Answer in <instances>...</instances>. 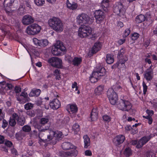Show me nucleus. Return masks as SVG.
Wrapping results in <instances>:
<instances>
[{
  "instance_id": "nucleus-1",
  "label": "nucleus",
  "mask_w": 157,
  "mask_h": 157,
  "mask_svg": "<svg viewBox=\"0 0 157 157\" xmlns=\"http://www.w3.org/2000/svg\"><path fill=\"white\" fill-rule=\"evenodd\" d=\"M48 24L50 27L58 32H61L63 30V24L61 21L57 17H53L49 19Z\"/></svg>"
},
{
  "instance_id": "nucleus-2",
  "label": "nucleus",
  "mask_w": 157,
  "mask_h": 157,
  "mask_svg": "<svg viewBox=\"0 0 157 157\" xmlns=\"http://www.w3.org/2000/svg\"><path fill=\"white\" fill-rule=\"evenodd\" d=\"M66 51V48L60 41H57L52 49V54L57 56L60 55L62 52H65Z\"/></svg>"
},
{
  "instance_id": "nucleus-3",
  "label": "nucleus",
  "mask_w": 157,
  "mask_h": 157,
  "mask_svg": "<svg viewBox=\"0 0 157 157\" xmlns=\"http://www.w3.org/2000/svg\"><path fill=\"white\" fill-rule=\"evenodd\" d=\"M92 29L88 26L81 25L78 31V36L81 38L86 37L92 34Z\"/></svg>"
},
{
  "instance_id": "nucleus-4",
  "label": "nucleus",
  "mask_w": 157,
  "mask_h": 157,
  "mask_svg": "<svg viewBox=\"0 0 157 157\" xmlns=\"http://www.w3.org/2000/svg\"><path fill=\"white\" fill-rule=\"evenodd\" d=\"M77 21L79 25L83 24H90L93 22V19L87 14L82 13L79 14L77 17Z\"/></svg>"
},
{
  "instance_id": "nucleus-5",
  "label": "nucleus",
  "mask_w": 157,
  "mask_h": 157,
  "mask_svg": "<svg viewBox=\"0 0 157 157\" xmlns=\"http://www.w3.org/2000/svg\"><path fill=\"white\" fill-rule=\"evenodd\" d=\"M117 107L123 111H128L131 109L132 106L128 101L121 99L119 101Z\"/></svg>"
},
{
  "instance_id": "nucleus-6",
  "label": "nucleus",
  "mask_w": 157,
  "mask_h": 157,
  "mask_svg": "<svg viewBox=\"0 0 157 157\" xmlns=\"http://www.w3.org/2000/svg\"><path fill=\"white\" fill-rule=\"evenodd\" d=\"M40 27L36 24H33L27 27L26 32L29 35H35L40 31Z\"/></svg>"
},
{
  "instance_id": "nucleus-7",
  "label": "nucleus",
  "mask_w": 157,
  "mask_h": 157,
  "mask_svg": "<svg viewBox=\"0 0 157 157\" xmlns=\"http://www.w3.org/2000/svg\"><path fill=\"white\" fill-rule=\"evenodd\" d=\"M107 96L112 105H115L116 104L118 99V97L117 94L113 88H110L108 89L107 92Z\"/></svg>"
},
{
  "instance_id": "nucleus-8",
  "label": "nucleus",
  "mask_w": 157,
  "mask_h": 157,
  "mask_svg": "<svg viewBox=\"0 0 157 157\" xmlns=\"http://www.w3.org/2000/svg\"><path fill=\"white\" fill-rule=\"evenodd\" d=\"M124 53V50L123 48H121L119 51L117 57L119 60L117 62L116 64L114 65L115 67H118L120 64L121 65L124 64L125 62L128 60V59L126 56L125 58L124 56L123 58V55Z\"/></svg>"
},
{
  "instance_id": "nucleus-9",
  "label": "nucleus",
  "mask_w": 157,
  "mask_h": 157,
  "mask_svg": "<svg viewBox=\"0 0 157 157\" xmlns=\"http://www.w3.org/2000/svg\"><path fill=\"white\" fill-rule=\"evenodd\" d=\"M113 12L121 16L124 13L125 10L122 4L118 2L114 6Z\"/></svg>"
},
{
  "instance_id": "nucleus-10",
  "label": "nucleus",
  "mask_w": 157,
  "mask_h": 157,
  "mask_svg": "<svg viewBox=\"0 0 157 157\" xmlns=\"http://www.w3.org/2000/svg\"><path fill=\"white\" fill-rule=\"evenodd\" d=\"M48 62L52 66L58 68H60L62 66V61L58 57H53L48 60Z\"/></svg>"
},
{
  "instance_id": "nucleus-11",
  "label": "nucleus",
  "mask_w": 157,
  "mask_h": 157,
  "mask_svg": "<svg viewBox=\"0 0 157 157\" xmlns=\"http://www.w3.org/2000/svg\"><path fill=\"white\" fill-rule=\"evenodd\" d=\"M45 132L47 134H49L50 136H48V137H50V139L52 140L54 137L58 139L62 138L63 137V135L62 132L56 131L54 132L51 130H48L45 131Z\"/></svg>"
},
{
  "instance_id": "nucleus-12",
  "label": "nucleus",
  "mask_w": 157,
  "mask_h": 157,
  "mask_svg": "<svg viewBox=\"0 0 157 157\" xmlns=\"http://www.w3.org/2000/svg\"><path fill=\"white\" fill-rule=\"evenodd\" d=\"M95 14L96 22L98 24L101 23L105 17L104 13L101 10H98L96 11Z\"/></svg>"
},
{
  "instance_id": "nucleus-13",
  "label": "nucleus",
  "mask_w": 157,
  "mask_h": 157,
  "mask_svg": "<svg viewBox=\"0 0 157 157\" xmlns=\"http://www.w3.org/2000/svg\"><path fill=\"white\" fill-rule=\"evenodd\" d=\"M48 130H50L49 129H41L39 130V137L41 140L47 141H49L51 140V139H50V137H48V135L50 136L49 134H47L45 132V131Z\"/></svg>"
},
{
  "instance_id": "nucleus-14",
  "label": "nucleus",
  "mask_w": 157,
  "mask_h": 157,
  "mask_svg": "<svg viewBox=\"0 0 157 157\" xmlns=\"http://www.w3.org/2000/svg\"><path fill=\"white\" fill-rule=\"evenodd\" d=\"M33 41L35 44L37 46H45L48 44V43L47 40H39L36 38H34L33 39Z\"/></svg>"
},
{
  "instance_id": "nucleus-15",
  "label": "nucleus",
  "mask_w": 157,
  "mask_h": 157,
  "mask_svg": "<svg viewBox=\"0 0 157 157\" xmlns=\"http://www.w3.org/2000/svg\"><path fill=\"white\" fill-rule=\"evenodd\" d=\"M13 117L16 119L17 124L21 126H22L24 124L25 122V119L24 117H19L18 115L15 113L13 114Z\"/></svg>"
},
{
  "instance_id": "nucleus-16",
  "label": "nucleus",
  "mask_w": 157,
  "mask_h": 157,
  "mask_svg": "<svg viewBox=\"0 0 157 157\" xmlns=\"http://www.w3.org/2000/svg\"><path fill=\"white\" fill-rule=\"evenodd\" d=\"M34 21V19L30 15H25L24 16L22 20L23 24L25 25H28L33 23Z\"/></svg>"
},
{
  "instance_id": "nucleus-17",
  "label": "nucleus",
  "mask_w": 157,
  "mask_h": 157,
  "mask_svg": "<svg viewBox=\"0 0 157 157\" xmlns=\"http://www.w3.org/2000/svg\"><path fill=\"white\" fill-rule=\"evenodd\" d=\"M60 155L63 157H66L68 156H76L78 154L77 151L75 149L72 150L71 151H62L60 153Z\"/></svg>"
},
{
  "instance_id": "nucleus-18",
  "label": "nucleus",
  "mask_w": 157,
  "mask_h": 157,
  "mask_svg": "<svg viewBox=\"0 0 157 157\" xmlns=\"http://www.w3.org/2000/svg\"><path fill=\"white\" fill-rule=\"evenodd\" d=\"M125 138L123 135H119L113 139V142L115 145L118 146L123 143L125 140Z\"/></svg>"
},
{
  "instance_id": "nucleus-19",
  "label": "nucleus",
  "mask_w": 157,
  "mask_h": 157,
  "mask_svg": "<svg viewBox=\"0 0 157 157\" xmlns=\"http://www.w3.org/2000/svg\"><path fill=\"white\" fill-rule=\"evenodd\" d=\"M50 107L53 109H57L61 105V104L59 101L57 99H54L50 103Z\"/></svg>"
},
{
  "instance_id": "nucleus-20",
  "label": "nucleus",
  "mask_w": 157,
  "mask_h": 157,
  "mask_svg": "<svg viewBox=\"0 0 157 157\" xmlns=\"http://www.w3.org/2000/svg\"><path fill=\"white\" fill-rule=\"evenodd\" d=\"M144 77L147 81H150L153 77L152 69H147L145 71Z\"/></svg>"
},
{
  "instance_id": "nucleus-21",
  "label": "nucleus",
  "mask_w": 157,
  "mask_h": 157,
  "mask_svg": "<svg viewBox=\"0 0 157 157\" xmlns=\"http://www.w3.org/2000/svg\"><path fill=\"white\" fill-rule=\"evenodd\" d=\"M62 148L64 150H68L70 149L72 150L75 149V146L69 142H64L62 145Z\"/></svg>"
},
{
  "instance_id": "nucleus-22",
  "label": "nucleus",
  "mask_w": 157,
  "mask_h": 157,
  "mask_svg": "<svg viewBox=\"0 0 157 157\" xmlns=\"http://www.w3.org/2000/svg\"><path fill=\"white\" fill-rule=\"evenodd\" d=\"M97 108H93L92 110L90 117L92 121H94L96 120L98 118V111Z\"/></svg>"
},
{
  "instance_id": "nucleus-23",
  "label": "nucleus",
  "mask_w": 157,
  "mask_h": 157,
  "mask_svg": "<svg viewBox=\"0 0 157 157\" xmlns=\"http://www.w3.org/2000/svg\"><path fill=\"white\" fill-rule=\"evenodd\" d=\"M13 87V86L10 84L7 83L5 84H3L2 86L1 90H3L2 94H5L7 90H11Z\"/></svg>"
},
{
  "instance_id": "nucleus-24",
  "label": "nucleus",
  "mask_w": 157,
  "mask_h": 157,
  "mask_svg": "<svg viewBox=\"0 0 157 157\" xmlns=\"http://www.w3.org/2000/svg\"><path fill=\"white\" fill-rule=\"evenodd\" d=\"M101 45L100 42L95 43L92 48V53L94 54L96 53L101 49Z\"/></svg>"
},
{
  "instance_id": "nucleus-25",
  "label": "nucleus",
  "mask_w": 157,
  "mask_h": 157,
  "mask_svg": "<svg viewBox=\"0 0 157 157\" xmlns=\"http://www.w3.org/2000/svg\"><path fill=\"white\" fill-rule=\"evenodd\" d=\"M67 7L71 10H75L78 7V5L77 3L73 2H70L68 0H67Z\"/></svg>"
},
{
  "instance_id": "nucleus-26",
  "label": "nucleus",
  "mask_w": 157,
  "mask_h": 157,
  "mask_svg": "<svg viewBox=\"0 0 157 157\" xmlns=\"http://www.w3.org/2000/svg\"><path fill=\"white\" fill-rule=\"evenodd\" d=\"M84 147L85 148H87L90 145V139L87 135L83 136Z\"/></svg>"
},
{
  "instance_id": "nucleus-27",
  "label": "nucleus",
  "mask_w": 157,
  "mask_h": 157,
  "mask_svg": "<svg viewBox=\"0 0 157 157\" xmlns=\"http://www.w3.org/2000/svg\"><path fill=\"white\" fill-rule=\"evenodd\" d=\"M109 2V0H103L101 3V6L105 11L107 10V8L108 6V2Z\"/></svg>"
},
{
  "instance_id": "nucleus-28",
  "label": "nucleus",
  "mask_w": 157,
  "mask_h": 157,
  "mask_svg": "<svg viewBox=\"0 0 157 157\" xmlns=\"http://www.w3.org/2000/svg\"><path fill=\"white\" fill-rule=\"evenodd\" d=\"M106 61L109 64H111L114 62L113 56L110 54H108L106 55Z\"/></svg>"
},
{
  "instance_id": "nucleus-29",
  "label": "nucleus",
  "mask_w": 157,
  "mask_h": 157,
  "mask_svg": "<svg viewBox=\"0 0 157 157\" xmlns=\"http://www.w3.org/2000/svg\"><path fill=\"white\" fill-rule=\"evenodd\" d=\"M104 89L103 85H100L95 89V92L97 95H99L103 92Z\"/></svg>"
},
{
  "instance_id": "nucleus-30",
  "label": "nucleus",
  "mask_w": 157,
  "mask_h": 157,
  "mask_svg": "<svg viewBox=\"0 0 157 157\" xmlns=\"http://www.w3.org/2000/svg\"><path fill=\"white\" fill-rule=\"evenodd\" d=\"M145 17L144 15L140 14L137 16L136 18V21L138 23H140L145 21Z\"/></svg>"
},
{
  "instance_id": "nucleus-31",
  "label": "nucleus",
  "mask_w": 157,
  "mask_h": 157,
  "mask_svg": "<svg viewBox=\"0 0 157 157\" xmlns=\"http://www.w3.org/2000/svg\"><path fill=\"white\" fill-rule=\"evenodd\" d=\"M70 109H69V112L71 113H75L78 110V108L76 105H69Z\"/></svg>"
},
{
  "instance_id": "nucleus-32",
  "label": "nucleus",
  "mask_w": 157,
  "mask_h": 157,
  "mask_svg": "<svg viewBox=\"0 0 157 157\" xmlns=\"http://www.w3.org/2000/svg\"><path fill=\"white\" fill-rule=\"evenodd\" d=\"M72 129L74 134H77L80 131L79 125L76 123L75 124L73 125Z\"/></svg>"
},
{
  "instance_id": "nucleus-33",
  "label": "nucleus",
  "mask_w": 157,
  "mask_h": 157,
  "mask_svg": "<svg viewBox=\"0 0 157 157\" xmlns=\"http://www.w3.org/2000/svg\"><path fill=\"white\" fill-rule=\"evenodd\" d=\"M82 61V59L81 58L78 57H75L73 60V64L75 66H78L80 64Z\"/></svg>"
},
{
  "instance_id": "nucleus-34",
  "label": "nucleus",
  "mask_w": 157,
  "mask_h": 157,
  "mask_svg": "<svg viewBox=\"0 0 157 157\" xmlns=\"http://www.w3.org/2000/svg\"><path fill=\"white\" fill-rule=\"evenodd\" d=\"M16 119H15V118L13 117V114L12 115V117H10L9 121V124L12 126H14L16 124Z\"/></svg>"
},
{
  "instance_id": "nucleus-35",
  "label": "nucleus",
  "mask_w": 157,
  "mask_h": 157,
  "mask_svg": "<svg viewBox=\"0 0 157 157\" xmlns=\"http://www.w3.org/2000/svg\"><path fill=\"white\" fill-rule=\"evenodd\" d=\"M35 3L40 6H43L45 3L44 0H34Z\"/></svg>"
},
{
  "instance_id": "nucleus-36",
  "label": "nucleus",
  "mask_w": 157,
  "mask_h": 157,
  "mask_svg": "<svg viewBox=\"0 0 157 157\" xmlns=\"http://www.w3.org/2000/svg\"><path fill=\"white\" fill-rule=\"evenodd\" d=\"M97 71L99 73L100 76H104L105 74V70L104 67H101Z\"/></svg>"
},
{
  "instance_id": "nucleus-37",
  "label": "nucleus",
  "mask_w": 157,
  "mask_h": 157,
  "mask_svg": "<svg viewBox=\"0 0 157 157\" xmlns=\"http://www.w3.org/2000/svg\"><path fill=\"white\" fill-rule=\"evenodd\" d=\"M54 75L56 76V78L57 79H59L60 78V70L57 69L55 70L54 72Z\"/></svg>"
},
{
  "instance_id": "nucleus-38",
  "label": "nucleus",
  "mask_w": 157,
  "mask_h": 157,
  "mask_svg": "<svg viewBox=\"0 0 157 157\" xmlns=\"http://www.w3.org/2000/svg\"><path fill=\"white\" fill-rule=\"evenodd\" d=\"M151 137L150 136H148L143 137L141 139V140L142 141L144 144L151 139Z\"/></svg>"
},
{
  "instance_id": "nucleus-39",
  "label": "nucleus",
  "mask_w": 157,
  "mask_h": 157,
  "mask_svg": "<svg viewBox=\"0 0 157 157\" xmlns=\"http://www.w3.org/2000/svg\"><path fill=\"white\" fill-rule=\"evenodd\" d=\"M124 153V155L127 157H129L131 155V150L128 148H126Z\"/></svg>"
},
{
  "instance_id": "nucleus-40",
  "label": "nucleus",
  "mask_w": 157,
  "mask_h": 157,
  "mask_svg": "<svg viewBox=\"0 0 157 157\" xmlns=\"http://www.w3.org/2000/svg\"><path fill=\"white\" fill-rule=\"evenodd\" d=\"M23 131L26 132H29L31 130V127L28 125H25L22 128Z\"/></svg>"
},
{
  "instance_id": "nucleus-41",
  "label": "nucleus",
  "mask_w": 157,
  "mask_h": 157,
  "mask_svg": "<svg viewBox=\"0 0 157 157\" xmlns=\"http://www.w3.org/2000/svg\"><path fill=\"white\" fill-rule=\"evenodd\" d=\"M12 3V2L11 0H5L3 2L4 6L9 7L10 6Z\"/></svg>"
},
{
  "instance_id": "nucleus-42",
  "label": "nucleus",
  "mask_w": 157,
  "mask_h": 157,
  "mask_svg": "<svg viewBox=\"0 0 157 157\" xmlns=\"http://www.w3.org/2000/svg\"><path fill=\"white\" fill-rule=\"evenodd\" d=\"M48 121V119L47 118H41L40 121V124H44L47 123Z\"/></svg>"
},
{
  "instance_id": "nucleus-43",
  "label": "nucleus",
  "mask_w": 157,
  "mask_h": 157,
  "mask_svg": "<svg viewBox=\"0 0 157 157\" xmlns=\"http://www.w3.org/2000/svg\"><path fill=\"white\" fill-rule=\"evenodd\" d=\"M33 107V105L30 103H28L25 105V108L26 110L30 109Z\"/></svg>"
},
{
  "instance_id": "nucleus-44",
  "label": "nucleus",
  "mask_w": 157,
  "mask_h": 157,
  "mask_svg": "<svg viewBox=\"0 0 157 157\" xmlns=\"http://www.w3.org/2000/svg\"><path fill=\"white\" fill-rule=\"evenodd\" d=\"M139 34L137 33H135L132 35L131 38L133 40H136L139 37Z\"/></svg>"
},
{
  "instance_id": "nucleus-45",
  "label": "nucleus",
  "mask_w": 157,
  "mask_h": 157,
  "mask_svg": "<svg viewBox=\"0 0 157 157\" xmlns=\"http://www.w3.org/2000/svg\"><path fill=\"white\" fill-rule=\"evenodd\" d=\"M18 12L21 15L23 14L25 12V10L22 6H20L18 9Z\"/></svg>"
},
{
  "instance_id": "nucleus-46",
  "label": "nucleus",
  "mask_w": 157,
  "mask_h": 157,
  "mask_svg": "<svg viewBox=\"0 0 157 157\" xmlns=\"http://www.w3.org/2000/svg\"><path fill=\"white\" fill-rule=\"evenodd\" d=\"M99 73L98 72V71L97 70L96 71H94L92 74V76H94V77H95L96 78H97L98 79V77H100L99 76Z\"/></svg>"
},
{
  "instance_id": "nucleus-47",
  "label": "nucleus",
  "mask_w": 157,
  "mask_h": 157,
  "mask_svg": "<svg viewBox=\"0 0 157 157\" xmlns=\"http://www.w3.org/2000/svg\"><path fill=\"white\" fill-rule=\"evenodd\" d=\"M137 144L136 147L137 148H140L144 145L141 139L138 141V143L137 142Z\"/></svg>"
},
{
  "instance_id": "nucleus-48",
  "label": "nucleus",
  "mask_w": 157,
  "mask_h": 157,
  "mask_svg": "<svg viewBox=\"0 0 157 157\" xmlns=\"http://www.w3.org/2000/svg\"><path fill=\"white\" fill-rule=\"evenodd\" d=\"M130 28L126 29L124 32V36L125 37L128 36L130 33Z\"/></svg>"
},
{
  "instance_id": "nucleus-49",
  "label": "nucleus",
  "mask_w": 157,
  "mask_h": 157,
  "mask_svg": "<svg viewBox=\"0 0 157 157\" xmlns=\"http://www.w3.org/2000/svg\"><path fill=\"white\" fill-rule=\"evenodd\" d=\"M27 115L31 117H33L35 116V113L33 111L30 110L27 112Z\"/></svg>"
},
{
  "instance_id": "nucleus-50",
  "label": "nucleus",
  "mask_w": 157,
  "mask_h": 157,
  "mask_svg": "<svg viewBox=\"0 0 157 157\" xmlns=\"http://www.w3.org/2000/svg\"><path fill=\"white\" fill-rule=\"evenodd\" d=\"M20 96L21 97L22 96L24 97L25 101H26V100L27 99V98L28 96V95L27 93L25 92H22L20 94Z\"/></svg>"
},
{
  "instance_id": "nucleus-51",
  "label": "nucleus",
  "mask_w": 157,
  "mask_h": 157,
  "mask_svg": "<svg viewBox=\"0 0 157 157\" xmlns=\"http://www.w3.org/2000/svg\"><path fill=\"white\" fill-rule=\"evenodd\" d=\"M155 156L154 153L151 151L147 152L146 154L147 157H154Z\"/></svg>"
},
{
  "instance_id": "nucleus-52",
  "label": "nucleus",
  "mask_w": 157,
  "mask_h": 157,
  "mask_svg": "<svg viewBox=\"0 0 157 157\" xmlns=\"http://www.w3.org/2000/svg\"><path fill=\"white\" fill-rule=\"evenodd\" d=\"M8 124V122L6 121L5 120H3V123L2 125V128H5L7 126Z\"/></svg>"
},
{
  "instance_id": "nucleus-53",
  "label": "nucleus",
  "mask_w": 157,
  "mask_h": 157,
  "mask_svg": "<svg viewBox=\"0 0 157 157\" xmlns=\"http://www.w3.org/2000/svg\"><path fill=\"white\" fill-rule=\"evenodd\" d=\"M103 120L105 121L109 122L110 121V118L109 116L107 115H104L103 117Z\"/></svg>"
},
{
  "instance_id": "nucleus-54",
  "label": "nucleus",
  "mask_w": 157,
  "mask_h": 157,
  "mask_svg": "<svg viewBox=\"0 0 157 157\" xmlns=\"http://www.w3.org/2000/svg\"><path fill=\"white\" fill-rule=\"evenodd\" d=\"M98 80L97 78L92 76L90 78V80L92 83H94L97 82Z\"/></svg>"
},
{
  "instance_id": "nucleus-55",
  "label": "nucleus",
  "mask_w": 157,
  "mask_h": 157,
  "mask_svg": "<svg viewBox=\"0 0 157 157\" xmlns=\"http://www.w3.org/2000/svg\"><path fill=\"white\" fill-rule=\"evenodd\" d=\"M34 90L36 96H38L40 95L41 92V90L40 89H36L35 90Z\"/></svg>"
},
{
  "instance_id": "nucleus-56",
  "label": "nucleus",
  "mask_w": 157,
  "mask_h": 157,
  "mask_svg": "<svg viewBox=\"0 0 157 157\" xmlns=\"http://www.w3.org/2000/svg\"><path fill=\"white\" fill-rule=\"evenodd\" d=\"M5 144L8 147H10L12 145V143L9 141H6L5 142Z\"/></svg>"
},
{
  "instance_id": "nucleus-57",
  "label": "nucleus",
  "mask_w": 157,
  "mask_h": 157,
  "mask_svg": "<svg viewBox=\"0 0 157 157\" xmlns=\"http://www.w3.org/2000/svg\"><path fill=\"white\" fill-rule=\"evenodd\" d=\"M85 154L86 156H91L92 155V153L90 150H87L85 151Z\"/></svg>"
},
{
  "instance_id": "nucleus-58",
  "label": "nucleus",
  "mask_w": 157,
  "mask_h": 157,
  "mask_svg": "<svg viewBox=\"0 0 157 157\" xmlns=\"http://www.w3.org/2000/svg\"><path fill=\"white\" fill-rule=\"evenodd\" d=\"M147 119L148 120V122L149 124H152V117L150 116H147Z\"/></svg>"
},
{
  "instance_id": "nucleus-59",
  "label": "nucleus",
  "mask_w": 157,
  "mask_h": 157,
  "mask_svg": "<svg viewBox=\"0 0 157 157\" xmlns=\"http://www.w3.org/2000/svg\"><path fill=\"white\" fill-rule=\"evenodd\" d=\"M143 92L144 94H145L146 93V92L147 91V86L145 84L144 82H143Z\"/></svg>"
},
{
  "instance_id": "nucleus-60",
  "label": "nucleus",
  "mask_w": 157,
  "mask_h": 157,
  "mask_svg": "<svg viewBox=\"0 0 157 157\" xmlns=\"http://www.w3.org/2000/svg\"><path fill=\"white\" fill-rule=\"evenodd\" d=\"M21 88L18 86H16L15 88V91L16 93H19L21 91Z\"/></svg>"
},
{
  "instance_id": "nucleus-61",
  "label": "nucleus",
  "mask_w": 157,
  "mask_h": 157,
  "mask_svg": "<svg viewBox=\"0 0 157 157\" xmlns=\"http://www.w3.org/2000/svg\"><path fill=\"white\" fill-rule=\"evenodd\" d=\"M11 152L14 155H18L17 151L14 148L11 149Z\"/></svg>"
},
{
  "instance_id": "nucleus-62",
  "label": "nucleus",
  "mask_w": 157,
  "mask_h": 157,
  "mask_svg": "<svg viewBox=\"0 0 157 157\" xmlns=\"http://www.w3.org/2000/svg\"><path fill=\"white\" fill-rule=\"evenodd\" d=\"M125 41V39H120L118 41V44L120 45H121L123 44Z\"/></svg>"
},
{
  "instance_id": "nucleus-63",
  "label": "nucleus",
  "mask_w": 157,
  "mask_h": 157,
  "mask_svg": "<svg viewBox=\"0 0 157 157\" xmlns=\"http://www.w3.org/2000/svg\"><path fill=\"white\" fill-rule=\"evenodd\" d=\"M4 141V138L3 136H0V144H2Z\"/></svg>"
},
{
  "instance_id": "nucleus-64",
  "label": "nucleus",
  "mask_w": 157,
  "mask_h": 157,
  "mask_svg": "<svg viewBox=\"0 0 157 157\" xmlns=\"http://www.w3.org/2000/svg\"><path fill=\"white\" fill-rule=\"evenodd\" d=\"M30 97H33L35 96L34 90H32L29 94Z\"/></svg>"
}]
</instances>
